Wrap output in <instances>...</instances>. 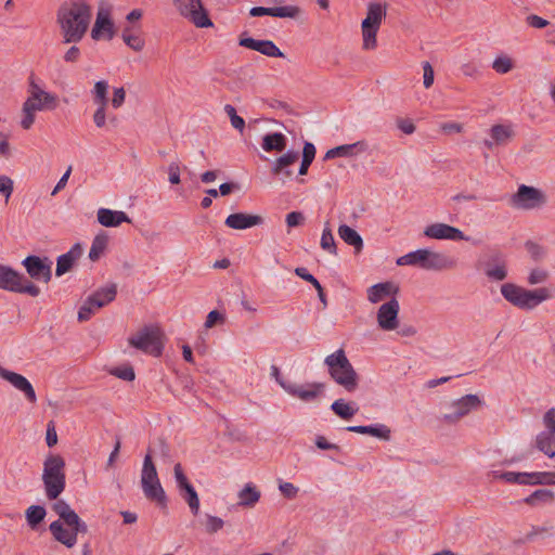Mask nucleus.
<instances>
[{"instance_id": "1", "label": "nucleus", "mask_w": 555, "mask_h": 555, "mask_svg": "<svg viewBox=\"0 0 555 555\" xmlns=\"http://www.w3.org/2000/svg\"><path fill=\"white\" fill-rule=\"evenodd\" d=\"M91 16V7L85 0L62 3L56 12V21L63 42H79L88 30Z\"/></svg>"}, {"instance_id": "2", "label": "nucleus", "mask_w": 555, "mask_h": 555, "mask_svg": "<svg viewBox=\"0 0 555 555\" xmlns=\"http://www.w3.org/2000/svg\"><path fill=\"white\" fill-rule=\"evenodd\" d=\"M332 379L344 387L348 392H353L359 386V375L350 363L344 349H338L324 359Z\"/></svg>"}, {"instance_id": "3", "label": "nucleus", "mask_w": 555, "mask_h": 555, "mask_svg": "<svg viewBox=\"0 0 555 555\" xmlns=\"http://www.w3.org/2000/svg\"><path fill=\"white\" fill-rule=\"evenodd\" d=\"M398 266H414L428 271H442L456 267V261L443 253L420 248L397 259Z\"/></svg>"}, {"instance_id": "4", "label": "nucleus", "mask_w": 555, "mask_h": 555, "mask_svg": "<svg viewBox=\"0 0 555 555\" xmlns=\"http://www.w3.org/2000/svg\"><path fill=\"white\" fill-rule=\"evenodd\" d=\"M65 461L59 454H49L43 463L42 481L49 500H56L66 486Z\"/></svg>"}, {"instance_id": "5", "label": "nucleus", "mask_w": 555, "mask_h": 555, "mask_svg": "<svg viewBox=\"0 0 555 555\" xmlns=\"http://www.w3.org/2000/svg\"><path fill=\"white\" fill-rule=\"evenodd\" d=\"M141 486L145 498L155 502L160 508H166L168 499L160 485L156 466L150 451L145 454L141 474Z\"/></svg>"}, {"instance_id": "6", "label": "nucleus", "mask_w": 555, "mask_h": 555, "mask_svg": "<svg viewBox=\"0 0 555 555\" xmlns=\"http://www.w3.org/2000/svg\"><path fill=\"white\" fill-rule=\"evenodd\" d=\"M0 289L31 297L40 295V288L23 273L0 263Z\"/></svg>"}, {"instance_id": "7", "label": "nucleus", "mask_w": 555, "mask_h": 555, "mask_svg": "<svg viewBox=\"0 0 555 555\" xmlns=\"http://www.w3.org/2000/svg\"><path fill=\"white\" fill-rule=\"evenodd\" d=\"M163 332L158 327L145 325L135 336L128 338V344L153 357H160L164 351Z\"/></svg>"}, {"instance_id": "8", "label": "nucleus", "mask_w": 555, "mask_h": 555, "mask_svg": "<svg viewBox=\"0 0 555 555\" xmlns=\"http://www.w3.org/2000/svg\"><path fill=\"white\" fill-rule=\"evenodd\" d=\"M56 104L57 98L54 94H46L44 98H38V93L29 95L23 104L21 127L25 130L30 129L35 122V113L37 111L54 109Z\"/></svg>"}, {"instance_id": "9", "label": "nucleus", "mask_w": 555, "mask_h": 555, "mask_svg": "<svg viewBox=\"0 0 555 555\" xmlns=\"http://www.w3.org/2000/svg\"><path fill=\"white\" fill-rule=\"evenodd\" d=\"M180 14L192 22L198 28L212 27L214 23L202 0H176Z\"/></svg>"}, {"instance_id": "10", "label": "nucleus", "mask_w": 555, "mask_h": 555, "mask_svg": "<svg viewBox=\"0 0 555 555\" xmlns=\"http://www.w3.org/2000/svg\"><path fill=\"white\" fill-rule=\"evenodd\" d=\"M29 279L48 284L52 278V261L49 257L28 255L22 260Z\"/></svg>"}, {"instance_id": "11", "label": "nucleus", "mask_w": 555, "mask_h": 555, "mask_svg": "<svg viewBox=\"0 0 555 555\" xmlns=\"http://www.w3.org/2000/svg\"><path fill=\"white\" fill-rule=\"evenodd\" d=\"M546 203L545 195L539 189L521 184L511 198V205L519 209H533Z\"/></svg>"}, {"instance_id": "12", "label": "nucleus", "mask_w": 555, "mask_h": 555, "mask_svg": "<svg viewBox=\"0 0 555 555\" xmlns=\"http://www.w3.org/2000/svg\"><path fill=\"white\" fill-rule=\"evenodd\" d=\"M173 474L180 495L188 503L191 513L196 516L199 512V498L193 485L184 474L180 463L175 465Z\"/></svg>"}, {"instance_id": "13", "label": "nucleus", "mask_w": 555, "mask_h": 555, "mask_svg": "<svg viewBox=\"0 0 555 555\" xmlns=\"http://www.w3.org/2000/svg\"><path fill=\"white\" fill-rule=\"evenodd\" d=\"M481 405L482 401L477 395H465L453 401L451 404L452 412L446 413L443 420L449 424H455L472 411L478 410Z\"/></svg>"}, {"instance_id": "14", "label": "nucleus", "mask_w": 555, "mask_h": 555, "mask_svg": "<svg viewBox=\"0 0 555 555\" xmlns=\"http://www.w3.org/2000/svg\"><path fill=\"white\" fill-rule=\"evenodd\" d=\"M485 273L493 281H503L507 276L506 261L504 254L499 249H489L486 255Z\"/></svg>"}, {"instance_id": "15", "label": "nucleus", "mask_w": 555, "mask_h": 555, "mask_svg": "<svg viewBox=\"0 0 555 555\" xmlns=\"http://www.w3.org/2000/svg\"><path fill=\"white\" fill-rule=\"evenodd\" d=\"M238 44L241 47L257 51L269 57H285V54L272 40H257L248 37L246 31L240 35Z\"/></svg>"}, {"instance_id": "16", "label": "nucleus", "mask_w": 555, "mask_h": 555, "mask_svg": "<svg viewBox=\"0 0 555 555\" xmlns=\"http://www.w3.org/2000/svg\"><path fill=\"white\" fill-rule=\"evenodd\" d=\"M400 310L399 301L391 298L383 304L377 311V323L383 331H392L399 326L398 314Z\"/></svg>"}, {"instance_id": "17", "label": "nucleus", "mask_w": 555, "mask_h": 555, "mask_svg": "<svg viewBox=\"0 0 555 555\" xmlns=\"http://www.w3.org/2000/svg\"><path fill=\"white\" fill-rule=\"evenodd\" d=\"M424 235L435 240L468 241V237L460 229L447 223H433L424 229Z\"/></svg>"}, {"instance_id": "18", "label": "nucleus", "mask_w": 555, "mask_h": 555, "mask_svg": "<svg viewBox=\"0 0 555 555\" xmlns=\"http://www.w3.org/2000/svg\"><path fill=\"white\" fill-rule=\"evenodd\" d=\"M0 377L22 391L30 403L37 401L35 389L25 376L0 366Z\"/></svg>"}, {"instance_id": "19", "label": "nucleus", "mask_w": 555, "mask_h": 555, "mask_svg": "<svg viewBox=\"0 0 555 555\" xmlns=\"http://www.w3.org/2000/svg\"><path fill=\"white\" fill-rule=\"evenodd\" d=\"M505 480L508 483L518 485H546L547 472H534V473H516V472H503L496 476Z\"/></svg>"}, {"instance_id": "20", "label": "nucleus", "mask_w": 555, "mask_h": 555, "mask_svg": "<svg viewBox=\"0 0 555 555\" xmlns=\"http://www.w3.org/2000/svg\"><path fill=\"white\" fill-rule=\"evenodd\" d=\"M307 389L302 385L292 383V385L284 386V390L293 396L299 398L304 402L314 401L324 390L323 383L307 384Z\"/></svg>"}, {"instance_id": "21", "label": "nucleus", "mask_w": 555, "mask_h": 555, "mask_svg": "<svg viewBox=\"0 0 555 555\" xmlns=\"http://www.w3.org/2000/svg\"><path fill=\"white\" fill-rule=\"evenodd\" d=\"M301 10L297 5H285V7H273V8H264V7H253L249 10V15L253 17L260 16H272L280 18H296L300 14Z\"/></svg>"}, {"instance_id": "22", "label": "nucleus", "mask_w": 555, "mask_h": 555, "mask_svg": "<svg viewBox=\"0 0 555 555\" xmlns=\"http://www.w3.org/2000/svg\"><path fill=\"white\" fill-rule=\"evenodd\" d=\"M263 218L259 215L234 212L227 217L224 224L234 230H246L263 223Z\"/></svg>"}, {"instance_id": "23", "label": "nucleus", "mask_w": 555, "mask_h": 555, "mask_svg": "<svg viewBox=\"0 0 555 555\" xmlns=\"http://www.w3.org/2000/svg\"><path fill=\"white\" fill-rule=\"evenodd\" d=\"M103 31L106 34L107 40H112L115 36V26L109 16V11L100 9L96 14L94 26L91 30L92 39L100 40Z\"/></svg>"}, {"instance_id": "24", "label": "nucleus", "mask_w": 555, "mask_h": 555, "mask_svg": "<svg viewBox=\"0 0 555 555\" xmlns=\"http://www.w3.org/2000/svg\"><path fill=\"white\" fill-rule=\"evenodd\" d=\"M515 135L511 125H493L490 129V139H485L483 144L487 149L492 150L498 145H506Z\"/></svg>"}, {"instance_id": "25", "label": "nucleus", "mask_w": 555, "mask_h": 555, "mask_svg": "<svg viewBox=\"0 0 555 555\" xmlns=\"http://www.w3.org/2000/svg\"><path fill=\"white\" fill-rule=\"evenodd\" d=\"M82 250L83 249L81 244L76 243L67 253L60 255L56 258L55 275L62 276L69 272L73 269L75 262L81 257Z\"/></svg>"}, {"instance_id": "26", "label": "nucleus", "mask_w": 555, "mask_h": 555, "mask_svg": "<svg viewBox=\"0 0 555 555\" xmlns=\"http://www.w3.org/2000/svg\"><path fill=\"white\" fill-rule=\"evenodd\" d=\"M299 158L298 152L294 150H288L283 155L279 156L271 166V173L274 176H283L285 178H291L293 176V171L289 169V166L295 164Z\"/></svg>"}, {"instance_id": "27", "label": "nucleus", "mask_w": 555, "mask_h": 555, "mask_svg": "<svg viewBox=\"0 0 555 555\" xmlns=\"http://www.w3.org/2000/svg\"><path fill=\"white\" fill-rule=\"evenodd\" d=\"M520 302L517 307L520 309H533L542 301L550 298V292L547 288L526 289L524 288L521 295H519Z\"/></svg>"}, {"instance_id": "28", "label": "nucleus", "mask_w": 555, "mask_h": 555, "mask_svg": "<svg viewBox=\"0 0 555 555\" xmlns=\"http://www.w3.org/2000/svg\"><path fill=\"white\" fill-rule=\"evenodd\" d=\"M367 144L365 141H358L352 144L338 145L330 149L325 155L324 160L333 159L336 157H349L366 151Z\"/></svg>"}, {"instance_id": "29", "label": "nucleus", "mask_w": 555, "mask_h": 555, "mask_svg": "<svg viewBox=\"0 0 555 555\" xmlns=\"http://www.w3.org/2000/svg\"><path fill=\"white\" fill-rule=\"evenodd\" d=\"M98 221L103 227L114 228L120 225L122 222H130L131 220L124 211L100 208L98 210Z\"/></svg>"}, {"instance_id": "30", "label": "nucleus", "mask_w": 555, "mask_h": 555, "mask_svg": "<svg viewBox=\"0 0 555 555\" xmlns=\"http://www.w3.org/2000/svg\"><path fill=\"white\" fill-rule=\"evenodd\" d=\"M399 293V287L392 282H383L377 283L369 287L367 289V299L376 304L383 300L385 297L390 295H397Z\"/></svg>"}, {"instance_id": "31", "label": "nucleus", "mask_w": 555, "mask_h": 555, "mask_svg": "<svg viewBox=\"0 0 555 555\" xmlns=\"http://www.w3.org/2000/svg\"><path fill=\"white\" fill-rule=\"evenodd\" d=\"M117 295V284L111 283L106 286L98 288L89 296V302L95 304L96 308H103L114 301Z\"/></svg>"}, {"instance_id": "32", "label": "nucleus", "mask_w": 555, "mask_h": 555, "mask_svg": "<svg viewBox=\"0 0 555 555\" xmlns=\"http://www.w3.org/2000/svg\"><path fill=\"white\" fill-rule=\"evenodd\" d=\"M49 530L53 538L67 547H73L76 544L75 532L72 529H65L61 520H54L50 524Z\"/></svg>"}, {"instance_id": "33", "label": "nucleus", "mask_w": 555, "mask_h": 555, "mask_svg": "<svg viewBox=\"0 0 555 555\" xmlns=\"http://www.w3.org/2000/svg\"><path fill=\"white\" fill-rule=\"evenodd\" d=\"M338 235L346 244L354 248L356 254L361 253L363 249V240L361 235L351 227L340 224L338 227Z\"/></svg>"}, {"instance_id": "34", "label": "nucleus", "mask_w": 555, "mask_h": 555, "mask_svg": "<svg viewBox=\"0 0 555 555\" xmlns=\"http://www.w3.org/2000/svg\"><path fill=\"white\" fill-rule=\"evenodd\" d=\"M386 4L372 2L367 7L366 17L362 21V25L379 28L383 18L386 16Z\"/></svg>"}, {"instance_id": "35", "label": "nucleus", "mask_w": 555, "mask_h": 555, "mask_svg": "<svg viewBox=\"0 0 555 555\" xmlns=\"http://www.w3.org/2000/svg\"><path fill=\"white\" fill-rule=\"evenodd\" d=\"M287 139L281 132L267 133L262 138L261 146L263 151L270 152H283L286 149Z\"/></svg>"}, {"instance_id": "36", "label": "nucleus", "mask_w": 555, "mask_h": 555, "mask_svg": "<svg viewBox=\"0 0 555 555\" xmlns=\"http://www.w3.org/2000/svg\"><path fill=\"white\" fill-rule=\"evenodd\" d=\"M535 447L548 457L555 456V436L545 430L541 431L535 438Z\"/></svg>"}, {"instance_id": "37", "label": "nucleus", "mask_w": 555, "mask_h": 555, "mask_svg": "<svg viewBox=\"0 0 555 555\" xmlns=\"http://www.w3.org/2000/svg\"><path fill=\"white\" fill-rule=\"evenodd\" d=\"M238 505L251 507L260 499V491L253 483H246L244 488L238 492Z\"/></svg>"}, {"instance_id": "38", "label": "nucleus", "mask_w": 555, "mask_h": 555, "mask_svg": "<svg viewBox=\"0 0 555 555\" xmlns=\"http://www.w3.org/2000/svg\"><path fill=\"white\" fill-rule=\"evenodd\" d=\"M46 515L47 511L41 505H30L25 512L27 525L33 530L38 528V526L44 520Z\"/></svg>"}, {"instance_id": "39", "label": "nucleus", "mask_w": 555, "mask_h": 555, "mask_svg": "<svg viewBox=\"0 0 555 555\" xmlns=\"http://www.w3.org/2000/svg\"><path fill=\"white\" fill-rule=\"evenodd\" d=\"M555 501V493L551 489H538L524 499L528 505H537L539 503H552Z\"/></svg>"}, {"instance_id": "40", "label": "nucleus", "mask_w": 555, "mask_h": 555, "mask_svg": "<svg viewBox=\"0 0 555 555\" xmlns=\"http://www.w3.org/2000/svg\"><path fill=\"white\" fill-rule=\"evenodd\" d=\"M108 237L105 233H100L95 235V237L92 241V245L89 251V259L91 261H98L104 250L107 247Z\"/></svg>"}, {"instance_id": "41", "label": "nucleus", "mask_w": 555, "mask_h": 555, "mask_svg": "<svg viewBox=\"0 0 555 555\" xmlns=\"http://www.w3.org/2000/svg\"><path fill=\"white\" fill-rule=\"evenodd\" d=\"M315 146L311 142H305L302 149V158L299 166L298 175L305 176L308 173L309 167L315 157Z\"/></svg>"}, {"instance_id": "42", "label": "nucleus", "mask_w": 555, "mask_h": 555, "mask_svg": "<svg viewBox=\"0 0 555 555\" xmlns=\"http://www.w3.org/2000/svg\"><path fill=\"white\" fill-rule=\"evenodd\" d=\"M93 96V102L98 106H107L108 104V82L105 80H99L94 83V87L91 91Z\"/></svg>"}, {"instance_id": "43", "label": "nucleus", "mask_w": 555, "mask_h": 555, "mask_svg": "<svg viewBox=\"0 0 555 555\" xmlns=\"http://www.w3.org/2000/svg\"><path fill=\"white\" fill-rule=\"evenodd\" d=\"M331 409L338 417L343 420H350L358 411V409L352 408L344 399L335 400L332 403Z\"/></svg>"}, {"instance_id": "44", "label": "nucleus", "mask_w": 555, "mask_h": 555, "mask_svg": "<svg viewBox=\"0 0 555 555\" xmlns=\"http://www.w3.org/2000/svg\"><path fill=\"white\" fill-rule=\"evenodd\" d=\"M522 287L517 286L513 283H506L501 286L502 296L512 305L517 307L520 302L519 295H521Z\"/></svg>"}, {"instance_id": "45", "label": "nucleus", "mask_w": 555, "mask_h": 555, "mask_svg": "<svg viewBox=\"0 0 555 555\" xmlns=\"http://www.w3.org/2000/svg\"><path fill=\"white\" fill-rule=\"evenodd\" d=\"M132 27L126 26L122 30L124 42L131 48L133 51H141L144 48V40L137 35L131 34Z\"/></svg>"}, {"instance_id": "46", "label": "nucleus", "mask_w": 555, "mask_h": 555, "mask_svg": "<svg viewBox=\"0 0 555 555\" xmlns=\"http://www.w3.org/2000/svg\"><path fill=\"white\" fill-rule=\"evenodd\" d=\"M320 246L322 249L328 251L330 254L337 255L336 242L332 230L328 227H325L322 232Z\"/></svg>"}, {"instance_id": "47", "label": "nucleus", "mask_w": 555, "mask_h": 555, "mask_svg": "<svg viewBox=\"0 0 555 555\" xmlns=\"http://www.w3.org/2000/svg\"><path fill=\"white\" fill-rule=\"evenodd\" d=\"M379 28L362 25L363 49L372 50L376 48V35Z\"/></svg>"}, {"instance_id": "48", "label": "nucleus", "mask_w": 555, "mask_h": 555, "mask_svg": "<svg viewBox=\"0 0 555 555\" xmlns=\"http://www.w3.org/2000/svg\"><path fill=\"white\" fill-rule=\"evenodd\" d=\"M224 112L229 116L232 127L238 130L240 132H243V130L245 129V120L243 117L237 115L235 107L231 104H225Z\"/></svg>"}, {"instance_id": "49", "label": "nucleus", "mask_w": 555, "mask_h": 555, "mask_svg": "<svg viewBox=\"0 0 555 555\" xmlns=\"http://www.w3.org/2000/svg\"><path fill=\"white\" fill-rule=\"evenodd\" d=\"M109 373L127 382H132L135 378V373L131 365L114 367L113 370L109 371Z\"/></svg>"}, {"instance_id": "50", "label": "nucleus", "mask_w": 555, "mask_h": 555, "mask_svg": "<svg viewBox=\"0 0 555 555\" xmlns=\"http://www.w3.org/2000/svg\"><path fill=\"white\" fill-rule=\"evenodd\" d=\"M223 526L224 521L222 518L212 515H206L205 530L207 533L215 534L221 530Z\"/></svg>"}, {"instance_id": "51", "label": "nucleus", "mask_w": 555, "mask_h": 555, "mask_svg": "<svg viewBox=\"0 0 555 555\" xmlns=\"http://www.w3.org/2000/svg\"><path fill=\"white\" fill-rule=\"evenodd\" d=\"M492 68L499 74H506L513 68V62L507 56H499L493 61Z\"/></svg>"}, {"instance_id": "52", "label": "nucleus", "mask_w": 555, "mask_h": 555, "mask_svg": "<svg viewBox=\"0 0 555 555\" xmlns=\"http://www.w3.org/2000/svg\"><path fill=\"white\" fill-rule=\"evenodd\" d=\"M96 306L95 304H90L89 302V297L85 300V302L82 304V306L79 308V311H78V321L79 322H86L88 320H90V318L92 317V314L94 313V311L96 310Z\"/></svg>"}, {"instance_id": "53", "label": "nucleus", "mask_w": 555, "mask_h": 555, "mask_svg": "<svg viewBox=\"0 0 555 555\" xmlns=\"http://www.w3.org/2000/svg\"><path fill=\"white\" fill-rule=\"evenodd\" d=\"M390 429L384 424L371 425L370 435L382 440L388 441L390 439Z\"/></svg>"}, {"instance_id": "54", "label": "nucleus", "mask_w": 555, "mask_h": 555, "mask_svg": "<svg viewBox=\"0 0 555 555\" xmlns=\"http://www.w3.org/2000/svg\"><path fill=\"white\" fill-rule=\"evenodd\" d=\"M526 249L528 250V253L530 254V256L535 260H540L544 257V249L542 246H540L539 244L532 242V241H527L526 244Z\"/></svg>"}, {"instance_id": "55", "label": "nucleus", "mask_w": 555, "mask_h": 555, "mask_svg": "<svg viewBox=\"0 0 555 555\" xmlns=\"http://www.w3.org/2000/svg\"><path fill=\"white\" fill-rule=\"evenodd\" d=\"M295 274L304 281L310 283L314 288H319L320 282L308 271L307 268L299 267L295 269Z\"/></svg>"}, {"instance_id": "56", "label": "nucleus", "mask_w": 555, "mask_h": 555, "mask_svg": "<svg viewBox=\"0 0 555 555\" xmlns=\"http://www.w3.org/2000/svg\"><path fill=\"white\" fill-rule=\"evenodd\" d=\"M423 83L428 89L433 86L435 79V73L429 62L423 63Z\"/></svg>"}, {"instance_id": "57", "label": "nucleus", "mask_w": 555, "mask_h": 555, "mask_svg": "<svg viewBox=\"0 0 555 555\" xmlns=\"http://www.w3.org/2000/svg\"><path fill=\"white\" fill-rule=\"evenodd\" d=\"M279 489L281 493L288 500L296 498L298 493V488L294 486L292 482L281 481L279 485Z\"/></svg>"}, {"instance_id": "58", "label": "nucleus", "mask_w": 555, "mask_h": 555, "mask_svg": "<svg viewBox=\"0 0 555 555\" xmlns=\"http://www.w3.org/2000/svg\"><path fill=\"white\" fill-rule=\"evenodd\" d=\"M288 228L301 225L305 221V216L301 211H291L285 218Z\"/></svg>"}, {"instance_id": "59", "label": "nucleus", "mask_w": 555, "mask_h": 555, "mask_svg": "<svg viewBox=\"0 0 555 555\" xmlns=\"http://www.w3.org/2000/svg\"><path fill=\"white\" fill-rule=\"evenodd\" d=\"M13 192V180L8 176H0V194L8 201Z\"/></svg>"}, {"instance_id": "60", "label": "nucleus", "mask_w": 555, "mask_h": 555, "mask_svg": "<svg viewBox=\"0 0 555 555\" xmlns=\"http://www.w3.org/2000/svg\"><path fill=\"white\" fill-rule=\"evenodd\" d=\"M526 22L530 27L542 29L548 26L550 22L539 15L530 14L526 17Z\"/></svg>"}, {"instance_id": "61", "label": "nucleus", "mask_w": 555, "mask_h": 555, "mask_svg": "<svg viewBox=\"0 0 555 555\" xmlns=\"http://www.w3.org/2000/svg\"><path fill=\"white\" fill-rule=\"evenodd\" d=\"M547 279V272L541 269H533L528 278V282L531 285L543 283Z\"/></svg>"}, {"instance_id": "62", "label": "nucleus", "mask_w": 555, "mask_h": 555, "mask_svg": "<svg viewBox=\"0 0 555 555\" xmlns=\"http://www.w3.org/2000/svg\"><path fill=\"white\" fill-rule=\"evenodd\" d=\"M168 179L171 184H179L181 182L180 179V166L178 163L172 162L168 166Z\"/></svg>"}, {"instance_id": "63", "label": "nucleus", "mask_w": 555, "mask_h": 555, "mask_svg": "<svg viewBox=\"0 0 555 555\" xmlns=\"http://www.w3.org/2000/svg\"><path fill=\"white\" fill-rule=\"evenodd\" d=\"M223 321H224V315L221 312H219L218 310H211L206 318L205 327L211 328L218 322H223Z\"/></svg>"}, {"instance_id": "64", "label": "nucleus", "mask_w": 555, "mask_h": 555, "mask_svg": "<svg viewBox=\"0 0 555 555\" xmlns=\"http://www.w3.org/2000/svg\"><path fill=\"white\" fill-rule=\"evenodd\" d=\"M543 421L547 431L555 436V408L550 409L545 413Z\"/></svg>"}]
</instances>
